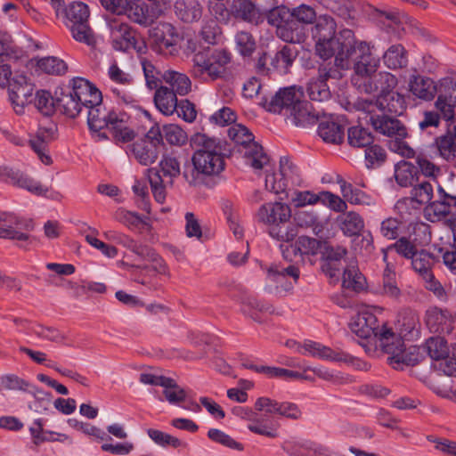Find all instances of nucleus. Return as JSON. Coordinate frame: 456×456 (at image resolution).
I'll return each instance as SVG.
<instances>
[{"label": "nucleus", "mask_w": 456, "mask_h": 456, "mask_svg": "<svg viewBox=\"0 0 456 456\" xmlns=\"http://www.w3.org/2000/svg\"><path fill=\"white\" fill-rule=\"evenodd\" d=\"M193 153L191 167L184 168L183 175L191 186L206 185L221 175L225 168V153L221 140L197 133L191 138Z\"/></svg>", "instance_id": "obj_1"}, {"label": "nucleus", "mask_w": 456, "mask_h": 456, "mask_svg": "<svg viewBox=\"0 0 456 456\" xmlns=\"http://www.w3.org/2000/svg\"><path fill=\"white\" fill-rule=\"evenodd\" d=\"M341 45L335 53V66L338 69L348 67V61H354V76L364 75L368 70L376 71L379 58L372 53L374 45L366 41H357L351 29L340 31Z\"/></svg>", "instance_id": "obj_2"}, {"label": "nucleus", "mask_w": 456, "mask_h": 456, "mask_svg": "<svg viewBox=\"0 0 456 456\" xmlns=\"http://www.w3.org/2000/svg\"><path fill=\"white\" fill-rule=\"evenodd\" d=\"M126 115L117 113L114 110L107 111L106 109L98 103L87 109V124L93 136L97 141L109 138V132L115 142H128L134 140L135 134L126 125Z\"/></svg>", "instance_id": "obj_3"}, {"label": "nucleus", "mask_w": 456, "mask_h": 456, "mask_svg": "<svg viewBox=\"0 0 456 456\" xmlns=\"http://www.w3.org/2000/svg\"><path fill=\"white\" fill-rule=\"evenodd\" d=\"M68 92H63L57 98V106L66 116L75 118L83 109H89L102 103L101 91L91 82L83 77H75L69 83Z\"/></svg>", "instance_id": "obj_4"}, {"label": "nucleus", "mask_w": 456, "mask_h": 456, "mask_svg": "<svg viewBox=\"0 0 456 456\" xmlns=\"http://www.w3.org/2000/svg\"><path fill=\"white\" fill-rule=\"evenodd\" d=\"M88 6L82 2H73L62 10L61 19L72 37L88 46H94L96 37L89 23Z\"/></svg>", "instance_id": "obj_5"}, {"label": "nucleus", "mask_w": 456, "mask_h": 456, "mask_svg": "<svg viewBox=\"0 0 456 456\" xmlns=\"http://www.w3.org/2000/svg\"><path fill=\"white\" fill-rule=\"evenodd\" d=\"M267 20L269 24L276 28V35L284 42L301 44L307 37V29L293 16L291 10L285 6H278L271 10Z\"/></svg>", "instance_id": "obj_6"}, {"label": "nucleus", "mask_w": 456, "mask_h": 456, "mask_svg": "<svg viewBox=\"0 0 456 456\" xmlns=\"http://www.w3.org/2000/svg\"><path fill=\"white\" fill-rule=\"evenodd\" d=\"M229 138L242 149L239 150L247 159L248 163L256 170L270 167L269 157L263 147L254 141L253 134L244 126L235 124L228 129Z\"/></svg>", "instance_id": "obj_7"}, {"label": "nucleus", "mask_w": 456, "mask_h": 456, "mask_svg": "<svg viewBox=\"0 0 456 456\" xmlns=\"http://www.w3.org/2000/svg\"><path fill=\"white\" fill-rule=\"evenodd\" d=\"M314 21L312 35L316 40V53L324 60L330 59L335 55L341 45L340 32L336 35L337 23L331 16L327 14L316 17Z\"/></svg>", "instance_id": "obj_8"}, {"label": "nucleus", "mask_w": 456, "mask_h": 456, "mask_svg": "<svg viewBox=\"0 0 456 456\" xmlns=\"http://www.w3.org/2000/svg\"><path fill=\"white\" fill-rule=\"evenodd\" d=\"M231 61V53L224 49L204 50L193 55L192 73L194 77L207 74L211 79L220 77L225 66Z\"/></svg>", "instance_id": "obj_9"}, {"label": "nucleus", "mask_w": 456, "mask_h": 456, "mask_svg": "<svg viewBox=\"0 0 456 456\" xmlns=\"http://www.w3.org/2000/svg\"><path fill=\"white\" fill-rule=\"evenodd\" d=\"M297 351L301 354H309L320 359L350 362L356 370H360L367 371L370 368V364L367 362L354 358L343 351H335L321 343L311 340L305 341L303 345H297Z\"/></svg>", "instance_id": "obj_10"}, {"label": "nucleus", "mask_w": 456, "mask_h": 456, "mask_svg": "<svg viewBox=\"0 0 456 456\" xmlns=\"http://www.w3.org/2000/svg\"><path fill=\"white\" fill-rule=\"evenodd\" d=\"M299 269L294 265L287 266L273 264L267 269L266 287L270 293L283 295L290 291L299 279Z\"/></svg>", "instance_id": "obj_11"}, {"label": "nucleus", "mask_w": 456, "mask_h": 456, "mask_svg": "<svg viewBox=\"0 0 456 456\" xmlns=\"http://www.w3.org/2000/svg\"><path fill=\"white\" fill-rule=\"evenodd\" d=\"M397 77L387 71H370L367 74L354 76L353 85L362 93L371 94L379 92L383 94L397 86Z\"/></svg>", "instance_id": "obj_12"}, {"label": "nucleus", "mask_w": 456, "mask_h": 456, "mask_svg": "<svg viewBox=\"0 0 456 456\" xmlns=\"http://www.w3.org/2000/svg\"><path fill=\"white\" fill-rule=\"evenodd\" d=\"M304 90L301 86H291L281 88L270 99L265 98L264 107L270 112L279 113L285 116L296 105L304 101Z\"/></svg>", "instance_id": "obj_13"}, {"label": "nucleus", "mask_w": 456, "mask_h": 456, "mask_svg": "<svg viewBox=\"0 0 456 456\" xmlns=\"http://www.w3.org/2000/svg\"><path fill=\"white\" fill-rule=\"evenodd\" d=\"M34 228L31 220L21 218L12 213L0 212V238L27 241L28 232Z\"/></svg>", "instance_id": "obj_14"}, {"label": "nucleus", "mask_w": 456, "mask_h": 456, "mask_svg": "<svg viewBox=\"0 0 456 456\" xmlns=\"http://www.w3.org/2000/svg\"><path fill=\"white\" fill-rule=\"evenodd\" d=\"M342 77L341 71L330 63L320 66L318 77L312 78L307 84V94L312 101L323 102L330 97V91L327 85L330 78L339 79Z\"/></svg>", "instance_id": "obj_15"}, {"label": "nucleus", "mask_w": 456, "mask_h": 456, "mask_svg": "<svg viewBox=\"0 0 456 456\" xmlns=\"http://www.w3.org/2000/svg\"><path fill=\"white\" fill-rule=\"evenodd\" d=\"M179 36L175 28L168 22H160L149 31V44L151 48L160 54L171 53Z\"/></svg>", "instance_id": "obj_16"}, {"label": "nucleus", "mask_w": 456, "mask_h": 456, "mask_svg": "<svg viewBox=\"0 0 456 456\" xmlns=\"http://www.w3.org/2000/svg\"><path fill=\"white\" fill-rule=\"evenodd\" d=\"M456 208V194L447 192L441 185L437 187L436 199L424 208L425 218L432 223L447 217Z\"/></svg>", "instance_id": "obj_17"}, {"label": "nucleus", "mask_w": 456, "mask_h": 456, "mask_svg": "<svg viewBox=\"0 0 456 456\" xmlns=\"http://www.w3.org/2000/svg\"><path fill=\"white\" fill-rule=\"evenodd\" d=\"M437 99L435 102L436 110L446 120L453 118L456 108V79L444 77L438 81Z\"/></svg>", "instance_id": "obj_18"}, {"label": "nucleus", "mask_w": 456, "mask_h": 456, "mask_svg": "<svg viewBox=\"0 0 456 456\" xmlns=\"http://www.w3.org/2000/svg\"><path fill=\"white\" fill-rule=\"evenodd\" d=\"M351 330L364 341L362 344L372 346L378 338V331H380L381 326L378 323L377 317L370 312H362L358 314L350 323Z\"/></svg>", "instance_id": "obj_19"}, {"label": "nucleus", "mask_w": 456, "mask_h": 456, "mask_svg": "<svg viewBox=\"0 0 456 456\" xmlns=\"http://www.w3.org/2000/svg\"><path fill=\"white\" fill-rule=\"evenodd\" d=\"M403 340L402 337L388 329L384 323L381 325L380 331H378L377 340L372 346L369 344H362L365 352L372 355L380 348L381 352L394 356L395 354L403 347Z\"/></svg>", "instance_id": "obj_20"}, {"label": "nucleus", "mask_w": 456, "mask_h": 456, "mask_svg": "<svg viewBox=\"0 0 456 456\" xmlns=\"http://www.w3.org/2000/svg\"><path fill=\"white\" fill-rule=\"evenodd\" d=\"M112 45L116 50L126 52L136 44L135 31L118 19L109 21Z\"/></svg>", "instance_id": "obj_21"}, {"label": "nucleus", "mask_w": 456, "mask_h": 456, "mask_svg": "<svg viewBox=\"0 0 456 456\" xmlns=\"http://www.w3.org/2000/svg\"><path fill=\"white\" fill-rule=\"evenodd\" d=\"M291 210L289 205L281 202L263 204L256 214L258 223L268 225L269 228L280 222L289 221Z\"/></svg>", "instance_id": "obj_22"}, {"label": "nucleus", "mask_w": 456, "mask_h": 456, "mask_svg": "<svg viewBox=\"0 0 456 456\" xmlns=\"http://www.w3.org/2000/svg\"><path fill=\"white\" fill-rule=\"evenodd\" d=\"M125 12L132 21L144 27L151 25L164 13L162 9L158 8L156 5L151 7L141 0L128 1Z\"/></svg>", "instance_id": "obj_23"}, {"label": "nucleus", "mask_w": 456, "mask_h": 456, "mask_svg": "<svg viewBox=\"0 0 456 456\" xmlns=\"http://www.w3.org/2000/svg\"><path fill=\"white\" fill-rule=\"evenodd\" d=\"M425 322L433 333L451 334L454 329V319L447 309L438 307L429 308L426 312Z\"/></svg>", "instance_id": "obj_24"}, {"label": "nucleus", "mask_w": 456, "mask_h": 456, "mask_svg": "<svg viewBox=\"0 0 456 456\" xmlns=\"http://www.w3.org/2000/svg\"><path fill=\"white\" fill-rule=\"evenodd\" d=\"M322 252L325 258V262L322 265L323 272L330 278L338 279L341 274L342 269L345 267L341 261L344 260L346 262V248L340 245L332 246L325 242Z\"/></svg>", "instance_id": "obj_25"}, {"label": "nucleus", "mask_w": 456, "mask_h": 456, "mask_svg": "<svg viewBox=\"0 0 456 456\" xmlns=\"http://www.w3.org/2000/svg\"><path fill=\"white\" fill-rule=\"evenodd\" d=\"M325 241H321L314 238H311L308 236H299L293 245L281 246L282 256L284 259L291 262L292 257L291 254L297 256L299 254L303 255H312L314 256L318 254L323 248V244Z\"/></svg>", "instance_id": "obj_26"}, {"label": "nucleus", "mask_w": 456, "mask_h": 456, "mask_svg": "<svg viewBox=\"0 0 456 456\" xmlns=\"http://www.w3.org/2000/svg\"><path fill=\"white\" fill-rule=\"evenodd\" d=\"M370 122L377 132L384 135L395 138H405L408 135L405 126L395 118L387 115L371 116Z\"/></svg>", "instance_id": "obj_27"}, {"label": "nucleus", "mask_w": 456, "mask_h": 456, "mask_svg": "<svg viewBox=\"0 0 456 456\" xmlns=\"http://www.w3.org/2000/svg\"><path fill=\"white\" fill-rule=\"evenodd\" d=\"M4 182L13 186L27 190L28 191L37 196L45 195L48 191L46 187L33 179L28 174L10 167L7 170Z\"/></svg>", "instance_id": "obj_28"}, {"label": "nucleus", "mask_w": 456, "mask_h": 456, "mask_svg": "<svg viewBox=\"0 0 456 456\" xmlns=\"http://www.w3.org/2000/svg\"><path fill=\"white\" fill-rule=\"evenodd\" d=\"M409 91L417 98L423 101H431L438 90V82L419 74L410 76L408 81Z\"/></svg>", "instance_id": "obj_29"}, {"label": "nucleus", "mask_w": 456, "mask_h": 456, "mask_svg": "<svg viewBox=\"0 0 456 456\" xmlns=\"http://www.w3.org/2000/svg\"><path fill=\"white\" fill-rule=\"evenodd\" d=\"M105 236L109 240L122 245L142 259L156 258L155 251L147 245L138 243L126 234L115 231H110L105 232Z\"/></svg>", "instance_id": "obj_30"}, {"label": "nucleus", "mask_w": 456, "mask_h": 456, "mask_svg": "<svg viewBox=\"0 0 456 456\" xmlns=\"http://www.w3.org/2000/svg\"><path fill=\"white\" fill-rule=\"evenodd\" d=\"M285 118L288 122L296 126L305 127L316 123L319 113H315L312 105L304 100L300 104L296 105L293 110L287 113Z\"/></svg>", "instance_id": "obj_31"}, {"label": "nucleus", "mask_w": 456, "mask_h": 456, "mask_svg": "<svg viewBox=\"0 0 456 456\" xmlns=\"http://www.w3.org/2000/svg\"><path fill=\"white\" fill-rule=\"evenodd\" d=\"M423 358L421 346H411L406 348L403 345V347L394 356H389L387 361L394 369L402 370L404 365L414 366L418 364Z\"/></svg>", "instance_id": "obj_32"}, {"label": "nucleus", "mask_w": 456, "mask_h": 456, "mask_svg": "<svg viewBox=\"0 0 456 456\" xmlns=\"http://www.w3.org/2000/svg\"><path fill=\"white\" fill-rule=\"evenodd\" d=\"M176 94L166 86H159L154 94L156 108L164 115H172L177 109L178 100Z\"/></svg>", "instance_id": "obj_33"}, {"label": "nucleus", "mask_w": 456, "mask_h": 456, "mask_svg": "<svg viewBox=\"0 0 456 456\" xmlns=\"http://www.w3.org/2000/svg\"><path fill=\"white\" fill-rule=\"evenodd\" d=\"M436 148L440 157L446 160L456 157V125L450 124L444 134L435 141Z\"/></svg>", "instance_id": "obj_34"}, {"label": "nucleus", "mask_w": 456, "mask_h": 456, "mask_svg": "<svg viewBox=\"0 0 456 456\" xmlns=\"http://www.w3.org/2000/svg\"><path fill=\"white\" fill-rule=\"evenodd\" d=\"M161 78L178 95L184 96L191 92V81L184 73L167 69L162 73Z\"/></svg>", "instance_id": "obj_35"}, {"label": "nucleus", "mask_w": 456, "mask_h": 456, "mask_svg": "<svg viewBox=\"0 0 456 456\" xmlns=\"http://www.w3.org/2000/svg\"><path fill=\"white\" fill-rule=\"evenodd\" d=\"M379 110L395 115H401L406 109V102L403 95L394 91L379 94Z\"/></svg>", "instance_id": "obj_36"}, {"label": "nucleus", "mask_w": 456, "mask_h": 456, "mask_svg": "<svg viewBox=\"0 0 456 456\" xmlns=\"http://www.w3.org/2000/svg\"><path fill=\"white\" fill-rule=\"evenodd\" d=\"M382 61L389 69H398L408 65V52L401 44L392 45L383 53Z\"/></svg>", "instance_id": "obj_37"}, {"label": "nucleus", "mask_w": 456, "mask_h": 456, "mask_svg": "<svg viewBox=\"0 0 456 456\" xmlns=\"http://www.w3.org/2000/svg\"><path fill=\"white\" fill-rule=\"evenodd\" d=\"M342 286L354 291H361L365 287V278L359 272L354 261L346 264L342 269Z\"/></svg>", "instance_id": "obj_38"}, {"label": "nucleus", "mask_w": 456, "mask_h": 456, "mask_svg": "<svg viewBox=\"0 0 456 456\" xmlns=\"http://www.w3.org/2000/svg\"><path fill=\"white\" fill-rule=\"evenodd\" d=\"M33 90V85L28 82L26 76L15 74L12 77V87L9 90L10 100L30 102Z\"/></svg>", "instance_id": "obj_39"}, {"label": "nucleus", "mask_w": 456, "mask_h": 456, "mask_svg": "<svg viewBox=\"0 0 456 456\" xmlns=\"http://www.w3.org/2000/svg\"><path fill=\"white\" fill-rule=\"evenodd\" d=\"M282 449L289 456H322L323 454L322 448L308 441H287L283 444Z\"/></svg>", "instance_id": "obj_40"}, {"label": "nucleus", "mask_w": 456, "mask_h": 456, "mask_svg": "<svg viewBox=\"0 0 456 456\" xmlns=\"http://www.w3.org/2000/svg\"><path fill=\"white\" fill-rule=\"evenodd\" d=\"M132 152L140 164L149 166L156 161L160 150L151 142L140 140L133 144Z\"/></svg>", "instance_id": "obj_41"}, {"label": "nucleus", "mask_w": 456, "mask_h": 456, "mask_svg": "<svg viewBox=\"0 0 456 456\" xmlns=\"http://www.w3.org/2000/svg\"><path fill=\"white\" fill-rule=\"evenodd\" d=\"M241 312L256 322H260L258 314L272 310V305L259 301L252 295L244 294L240 297Z\"/></svg>", "instance_id": "obj_42"}, {"label": "nucleus", "mask_w": 456, "mask_h": 456, "mask_svg": "<svg viewBox=\"0 0 456 456\" xmlns=\"http://www.w3.org/2000/svg\"><path fill=\"white\" fill-rule=\"evenodd\" d=\"M422 354H427L435 361H440L449 354L446 340L442 337H431L421 346Z\"/></svg>", "instance_id": "obj_43"}, {"label": "nucleus", "mask_w": 456, "mask_h": 456, "mask_svg": "<svg viewBox=\"0 0 456 456\" xmlns=\"http://www.w3.org/2000/svg\"><path fill=\"white\" fill-rule=\"evenodd\" d=\"M318 134L326 142L338 144L343 142L344 127L335 121H322L318 127Z\"/></svg>", "instance_id": "obj_44"}, {"label": "nucleus", "mask_w": 456, "mask_h": 456, "mask_svg": "<svg viewBox=\"0 0 456 456\" xmlns=\"http://www.w3.org/2000/svg\"><path fill=\"white\" fill-rule=\"evenodd\" d=\"M339 227L346 236H355L364 228L362 216L354 211L343 214L339 217Z\"/></svg>", "instance_id": "obj_45"}, {"label": "nucleus", "mask_w": 456, "mask_h": 456, "mask_svg": "<svg viewBox=\"0 0 456 456\" xmlns=\"http://www.w3.org/2000/svg\"><path fill=\"white\" fill-rule=\"evenodd\" d=\"M116 218L118 222L133 231L138 230L141 232L142 230H150L151 228L146 218L142 217L134 212L119 209L116 213Z\"/></svg>", "instance_id": "obj_46"}, {"label": "nucleus", "mask_w": 456, "mask_h": 456, "mask_svg": "<svg viewBox=\"0 0 456 456\" xmlns=\"http://www.w3.org/2000/svg\"><path fill=\"white\" fill-rule=\"evenodd\" d=\"M380 293L393 300H397L402 294L396 282L395 273L388 264L383 272Z\"/></svg>", "instance_id": "obj_47"}, {"label": "nucleus", "mask_w": 456, "mask_h": 456, "mask_svg": "<svg viewBox=\"0 0 456 456\" xmlns=\"http://www.w3.org/2000/svg\"><path fill=\"white\" fill-rule=\"evenodd\" d=\"M297 55V53L294 48L285 45L276 53L272 59L271 64L281 73H287L296 60Z\"/></svg>", "instance_id": "obj_48"}, {"label": "nucleus", "mask_w": 456, "mask_h": 456, "mask_svg": "<svg viewBox=\"0 0 456 456\" xmlns=\"http://www.w3.org/2000/svg\"><path fill=\"white\" fill-rule=\"evenodd\" d=\"M411 266L413 270L418 273L422 279H430L433 273L431 271L434 265V258L431 254L425 250L417 252L411 258Z\"/></svg>", "instance_id": "obj_49"}, {"label": "nucleus", "mask_w": 456, "mask_h": 456, "mask_svg": "<svg viewBox=\"0 0 456 456\" xmlns=\"http://www.w3.org/2000/svg\"><path fill=\"white\" fill-rule=\"evenodd\" d=\"M269 235L283 242L292 241L297 235V226L289 221L280 222L272 225L268 230Z\"/></svg>", "instance_id": "obj_50"}, {"label": "nucleus", "mask_w": 456, "mask_h": 456, "mask_svg": "<svg viewBox=\"0 0 456 456\" xmlns=\"http://www.w3.org/2000/svg\"><path fill=\"white\" fill-rule=\"evenodd\" d=\"M338 183L340 185L343 197L352 204L370 205L371 199L363 191L354 189L351 183L339 178Z\"/></svg>", "instance_id": "obj_51"}, {"label": "nucleus", "mask_w": 456, "mask_h": 456, "mask_svg": "<svg viewBox=\"0 0 456 456\" xmlns=\"http://www.w3.org/2000/svg\"><path fill=\"white\" fill-rule=\"evenodd\" d=\"M347 141L351 146L357 148L368 147L373 142L370 132L362 126H352L347 132Z\"/></svg>", "instance_id": "obj_52"}, {"label": "nucleus", "mask_w": 456, "mask_h": 456, "mask_svg": "<svg viewBox=\"0 0 456 456\" xmlns=\"http://www.w3.org/2000/svg\"><path fill=\"white\" fill-rule=\"evenodd\" d=\"M231 8L236 17L246 21H253L258 15L257 9L249 0H232Z\"/></svg>", "instance_id": "obj_53"}, {"label": "nucleus", "mask_w": 456, "mask_h": 456, "mask_svg": "<svg viewBox=\"0 0 456 456\" xmlns=\"http://www.w3.org/2000/svg\"><path fill=\"white\" fill-rule=\"evenodd\" d=\"M163 395L170 404L180 405L186 403L187 395L175 379L169 378L163 387Z\"/></svg>", "instance_id": "obj_54"}, {"label": "nucleus", "mask_w": 456, "mask_h": 456, "mask_svg": "<svg viewBox=\"0 0 456 456\" xmlns=\"http://www.w3.org/2000/svg\"><path fill=\"white\" fill-rule=\"evenodd\" d=\"M161 176L168 178L166 183L173 184L174 178L177 177L181 173L180 163L178 159L173 156L166 155L163 156L159 162Z\"/></svg>", "instance_id": "obj_55"}, {"label": "nucleus", "mask_w": 456, "mask_h": 456, "mask_svg": "<svg viewBox=\"0 0 456 456\" xmlns=\"http://www.w3.org/2000/svg\"><path fill=\"white\" fill-rule=\"evenodd\" d=\"M236 49L243 57H249L255 52L256 44L253 36L247 31H240L234 37Z\"/></svg>", "instance_id": "obj_56"}, {"label": "nucleus", "mask_w": 456, "mask_h": 456, "mask_svg": "<svg viewBox=\"0 0 456 456\" xmlns=\"http://www.w3.org/2000/svg\"><path fill=\"white\" fill-rule=\"evenodd\" d=\"M147 175L155 200L159 203H163L166 199V191L164 185L166 182L163 180V177L159 174V170L155 168L148 169Z\"/></svg>", "instance_id": "obj_57"}, {"label": "nucleus", "mask_w": 456, "mask_h": 456, "mask_svg": "<svg viewBox=\"0 0 456 456\" xmlns=\"http://www.w3.org/2000/svg\"><path fill=\"white\" fill-rule=\"evenodd\" d=\"M37 67L42 71L51 75H62L68 68L64 61L53 56L40 59L37 61Z\"/></svg>", "instance_id": "obj_58"}, {"label": "nucleus", "mask_w": 456, "mask_h": 456, "mask_svg": "<svg viewBox=\"0 0 456 456\" xmlns=\"http://www.w3.org/2000/svg\"><path fill=\"white\" fill-rule=\"evenodd\" d=\"M223 211L226 216V220L229 224L230 229L232 231L234 236L237 239H240L243 236V229L239 223V215L233 205L230 201H225L223 204Z\"/></svg>", "instance_id": "obj_59"}, {"label": "nucleus", "mask_w": 456, "mask_h": 456, "mask_svg": "<svg viewBox=\"0 0 456 456\" xmlns=\"http://www.w3.org/2000/svg\"><path fill=\"white\" fill-rule=\"evenodd\" d=\"M146 85L150 89H156L159 87L160 83L163 82L161 78L162 73L156 69V67L146 59L141 61Z\"/></svg>", "instance_id": "obj_60"}, {"label": "nucleus", "mask_w": 456, "mask_h": 456, "mask_svg": "<svg viewBox=\"0 0 456 456\" xmlns=\"http://www.w3.org/2000/svg\"><path fill=\"white\" fill-rule=\"evenodd\" d=\"M390 249H395L399 255L410 259L418 252L416 250V247L405 237L400 238L395 243L389 246L387 249H383V258L385 261H387V252Z\"/></svg>", "instance_id": "obj_61"}, {"label": "nucleus", "mask_w": 456, "mask_h": 456, "mask_svg": "<svg viewBox=\"0 0 456 456\" xmlns=\"http://www.w3.org/2000/svg\"><path fill=\"white\" fill-rule=\"evenodd\" d=\"M411 195L412 200L419 204H429L433 198V186L428 182H421L413 186Z\"/></svg>", "instance_id": "obj_62"}, {"label": "nucleus", "mask_w": 456, "mask_h": 456, "mask_svg": "<svg viewBox=\"0 0 456 456\" xmlns=\"http://www.w3.org/2000/svg\"><path fill=\"white\" fill-rule=\"evenodd\" d=\"M279 176L286 181V185L289 183H295L298 177L297 167L289 160L288 157H281L280 159V171Z\"/></svg>", "instance_id": "obj_63"}, {"label": "nucleus", "mask_w": 456, "mask_h": 456, "mask_svg": "<svg viewBox=\"0 0 456 456\" xmlns=\"http://www.w3.org/2000/svg\"><path fill=\"white\" fill-rule=\"evenodd\" d=\"M163 137L172 145H182L186 141L184 131L174 124L164 126Z\"/></svg>", "instance_id": "obj_64"}]
</instances>
